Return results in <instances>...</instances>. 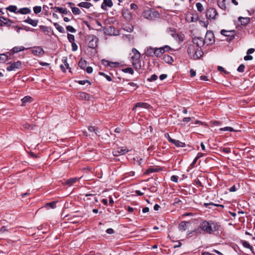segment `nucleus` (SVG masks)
<instances>
[{
  "instance_id": "4",
  "label": "nucleus",
  "mask_w": 255,
  "mask_h": 255,
  "mask_svg": "<svg viewBox=\"0 0 255 255\" xmlns=\"http://www.w3.org/2000/svg\"><path fill=\"white\" fill-rule=\"evenodd\" d=\"M204 41L207 45L213 44L215 42L214 35L212 31L208 30L205 36Z\"/></svg>"
},
{
  "instance_id": "32",
  "label": "nucleus",
  "mask_w": 255,
  "mask_h": 255,
  "mask_svg": "<svg viewBox=\"0 0 255 255\" xmlns=\"http://www.w3.org/2000/svg\"><path fill=\"white\" fill-rule=\"evenodd\" d=\"M123 29L127 32H131L133 30V26L131 24L124 25Z\"/></svg>"
},
{
  "instance_id": "33",
  "label": "nucleus",
  "mask_w": 255,
  "mask_h": 255,
  "mask_svg": "<svg viewBox=\"0 0 255 255\" xmlns=\"http://www.w3.org/2000/svg\"><path fill=\"white\" fill-rule=\"evenodd\" d=\"M77 178H71L66 181V184L69 186H71L74 184L77 181Z\"/></svg>"
},
{
  "instance_id": "7",
  "label": "nucleus",
  "mask_w": 255,
  "mask_h": 255,
  "mask_svg": "<svg viewBox=\"0 0 255 255\" xmlns=\"http://www.w3.org/2000/svg\"><path fill=\"white\" fill-rule=\"evenodd\" d=\"M128 150L126 147H118L114 148L113 151V154L115 156H118L123 155L128 152Z\"/></svg>"
},
{
  "instance_id": "34",
  "label": "nucleus",
  "mask_w": 255,
  "mask_h": 255,
  "mask_svg": "<svg viewBox=\"0 0 255 255\" xmlns=\"http://www.w3.org/2000/svg\"><path fill=\"white\" fill-rule=\"evenodd\" d=\"M78 65L81 68L84 69L87 66V62L85 60L81 59L78 63Z\"/></svg>"
},
{
  "instance_id": "39",
  "label": "nucleus",
  "mask_w": 255,
  "mask_h": 255,
  "mask_svg": "<svg viewBox=\"0 0 255 255\" xmlns=\"http://www.w3.org/2000/svg\"><path fill=\"white\" fill-rule=\"evenodd\" d=\"M196 6L198 11L201 12L204 10V7L202 4L200 2H197L196 3Z\"/></svg>"
},
{
  "instance_id": "3",
  "label": "nucleus",
  "mask_w": 255,
  "mask_h": 255,
  "mask_svg": "<svg viewBox=\"0 0 255 255\" xmlns=\"http://www.w3.org/2000/svg\"><path fill=\"white\" fill-rule=\"evenodd\" d=\"M170 47L167 45L159 48H149L147 49L146 51V55H150L149 52L150 50H152L153 51V53L155 55V56H156V57H160L162 55V54L164 52L168 51Z\"/></svg>"
},
{
  "instance_id": "5",
  "label": "nucleus",
  "mask_w": 255,
  "mask_h": 255,
  "mask_svg": "<svg viewBox=\"0 0 255 255\" xmlns=\"http://www.w3.org/2000/svg\"><path fill=\"white\" fill-rule=\"evenodd\" d=\"M88 39L89 40L88 45L89 48L94 49L97 46L98 38L96 36L90 35L88 36Z\"/></svg>"
},
{
  "instance_id": "21",
  "label": "nucleus",
  "mask_w": 255,
  "mask_h": 255,
  "mask_svg": "<svg viewBox=\"0 0 255 255\" xmlns=\"http://www.w3.org/2000/svg\"><path fill=\"white\" fill-rule=\"evenodd\" d=\"M123 15L127 20L129 21L132 19V14L128 9L124 10L123 11Z\"/></svg>"
},
{
  "instance_id": "6",
  "label": "nucleus",
  "mask_w": 255,
  "mask_h": 255,
  "mask_svg": "<svg viewBox=\"0 0 255 255\" xmlns=\"http://www.w3.org/2000/svg\"><path fill=\"white\" fill-rule=\"evenodd\" d=\"M206 15L208 19H214L218 15V12L215 8L210 7L207 10Z\"/></svg>"
},
{
  "instance_id": "37",
  "label": "nucleus",
  "mask_w": 255,
  "mask_h": 255,
  "mask_svg": "<svg viewBox=\"0 0 255 255\" xmlns=\"http://www.w3.org/2000/svg\"><path fill=\"white\" fill-rule=\"evenodd\" d=\"M54 25L55 26V28L58 30L59 32H60V33L64 32V28L62 26L60 25L58 23H54Z\"/></svg>"
},
{
  "instance_id": "48",
  "label": "nucleus",
  "mask_w": 255,
  "mask_h": 255,
  "mask_svg": "<svg viewBox=\"0 0 255 255\" xmlns=\"http://www.w3.org/2000/svg\"><path fill=\"white\" fill-rule=\"evenodd\" d=\"M157 78H158V77L156 75L153 74L150 76V78H148L147 80L148 82H152L153 81L156 80L157 79Z\"/></svg>"
},
{
  "instance_id": "63",
  "label": "nucleus",
  "mask_w": 255,
  "mask_h": 255,
  "mask_svg": "<svg viewBox=\"0 0 255 255\" xmlns=\"http://www.w3.org/2000/svg\"><path fill=\"white\" fill-rule=\"evenodd\" d=\"M86 72L89 74L92 73L93 72V68L90 66L87 67Z\"/></svg>"
},
{
  "instance_id": "52",
  "label": "nucleus",
  "mask_w": 255,
  "mask_h": 255,
  "mask_svg": "<svg viewBox=\"0 0 255 255\" xmlns=\"http://www.w3.org/2000/svg\"><path fill=\"white\" fill-rule=\"evenodd\" d=\"M156 169H155V168H148L147 169L145 173L146 174H148L150 173H153V172H156Z\"/></svg>"
},
{
  "instance_id": "43",
  "label": "nucleus",
  "mask_w": 255,
  "mask_h": 255,
  "mask_svg": "<svg viewBox=\"0 0 255 255\" xmlns=\"http://www.w3.org/2000/svg\"><path fill=\"white\" fill-rule=\"evenodd\" d=\"M220 130L221 131H235L233 128L230 127H226L222 128H220Z\"/></svg>"
},
{
  "instance_id": "19",
  "label": "nucleus",
  "mask_w": 255,
  "mask_h": 255,
  "mask_svg": "<svg viewBox=\"0 0 255 255\" xmlns=\"http://www.w3.org/2000/svg\"><path fill=\"white\" fill-rule=\"evenodd\" d=\"M77 97L80 100H89L90 98L89 94L83 92H79L77 94Z\"/></svg>"
},
{
  "instance_id": "1",
  "label": "nucleus",
  "mask_w": 255,
  "mask_h": 255,
  "mask_svg": "<svg viewBox=\"0 0 255 255\" xmlns=\"http://www.w3.org/2000/svg\"><path fill=\"white\" fill-rule=\"evenodd\" d=\"M218 230V227L215 223L204 221L202 222L196 232L199 234H211Z\"/></svg>"
},
{
  "instance_id": "18",
  "label": "nucleus",
  "mask_w": 255,
  "mask_h": 255,
  "mask_svg": "<svg viewBox=\"0 0 255 255\" xmlns=\"http://www.w3.org/2000/svg\"><path fill=\"white\" fill-rule=\"evenodd\" d=\"M24 22L27 23L34 27H35L37 25L38 20L36 19H32L30 17H28L27 19H25L23 21Z\"/></svg>"
},
{
  "instance_id": "30",
  "label": "nucleus",
  "mask_w": 255,
  "mask_h": 255,
  "mask_svg": "<svg viewBox=\"0 0 255 255\" xmlns=\"http://www.w3.org/2000/svg\"><path fill=\"white\" fill-rule=\"evenodd\" d=\"M163 59L164 61L167 63H171L173 61L172 57L169 55H164Z\"/></svg>"
},
{
  "instance_id": "57",
  "label": "nucleus",
  "mask_w": 255,
  "mask_h": 255,
  "mask_svg": "<svg viewBox=\"0 0 255 255\" xmlns=\"http://www.w3.org/2000/svg\"><path fill=\"white\" fill-rule=\"evenodd\" d=\"M71 43V45H72V50L73 51H76L77 50V49H78L77 45L75 43V42Z\"/></svg>"
},
{
  "instance_id": "62",
  "label": "nucleus",
  "mask_w": 255,
  "mask_h": 255,
  "mask_svg": "<svg viewBox=\"0 0 255 255\" xmlns=\"http://www.w3.org/2000/svg\"><path fill=\"white\" fill-rule=\"evenodd\" d=\"M23 127L26 129H32V126L30 124L27 123L24 124Z\"/></svg>"
},
{
  "instance_id": "45",
  "label": "nucleus",
  "mask_w": 255,
  "mask_h": 255,
  "mask_svg": "<svg viewBox=\"0 0 255 255\" xmlns=\"http://www.w3.org/2000/svg\"><path fill=\"white\" fill-rule=\"evenodd\" d=\"M67 38H68L69 41L70 43L75 42V36L74 35L71 34H68Z\"/></svg>"
},
{
  "instance_id": "14",
  "label": "nucleus",
  "mask_w": 255,
  "mask_h": 255,
  "mask_svg": "<svg viewBox=\"0 0 255 255\" xmlns=\"http://www.w3.org/2000/svg\"><path fill=\"white\" fill-rule=\"evenodd\" d=\"M150 107V105L146 103L139 102L135 104L132 108V110H134L136 108H141L147 109Z\"/></svg>"
},
{
  "instance_id": "49",
  "label": "nucleus",
  "mask_w": 255,
  "mask_h": 255,
  "mask_svg": "<svg viewBox=\"0 0 255 255\" xmlns=\"http://www.w3.org/2000/svg\"><path fill=\"white\" fill-rule=\"evenodd\" d=\"M220 151L223 152L225 153H229L231 152V149L230 148H220Z\"/></svg>"
},
{
  "instance_id": "61",
  "label": "nucleus",
  "mask_w": 255,
  "mask_h": 255,
  "mask_svg": "<svg viewBox=\"0 0 255 255\" xmlns=\"http://www.w3.org/2000/svg\"><path fill=\"white\" fill-rule=\"evenodd\" d=\"M86 83H89L90 84L88 80H80L78 81V83L82 85H85Z\"/></svg>"
},
{
  "instance_id": "27",
  "label": "nucleus",
  "mask_w": 255,
  "mask_h": 255,
  "mask_svg": "<svg viewBox=\"0 0 255 255\" xmlns=\"http://www.w3.org/2000/svg\"><path fill=\"white\" fill-rule=\"evenodd\" d=\"M78 5L79 7L89 8L91 6H92V4L91 2H81L78 3Z\"/></svg>"
},
{
  "instance_id": "64",
  "label": "nucleus",
  "mask_w": 255,
  "mask_h": 255,
  "mask_svg": "<svg viewBox=\"0 0 255 255\" xmlns=\"http://www.w3.org/2000/svg\"><path fill=\"white\" fill-rule=\"evenodd\" d=\"M255 52V49L254 48H250L249 49L247 52V54L248 55H250L251 54Z\"/></svg>"
},
{
  "instance_id": "38",
  "label": "nucleus",
  "mask_w": 255,
  "mask_h": 255,
  "mask_svg": "<svg viewBox=\"0 0 255 255\" xmlns=\"http://www.w3.org/2000/svg\"><path fill=\"white\" fill-rule=\"evenodd\" d=\"M135 175V172L134 171H130L127 173H125L123 175V179L128 178L130 176H133Z\"/></svg>"
},
{
  "instance_id": "13",
  "label": "nucleus",
  "mask_w": 255,
  "mask_h": 255,
  "mask_svg": "<svg viewBox=\"0 0 255 255\" xmlns=\"http://www.w3.org/2000/svg\"><path fill=\"white\" fill-rule=\"evenodd\" d=\"M169 142L174 144L177 147H185L186 144L184 142H182L178 140L174 139L172 138H170Z\"/></svg>"
},
{
  "instance_id": "10",
  "label": "nucleus",
  "mask_w": 255,
  "mask_h": 255,
  "mask_svg": "<svg viewBox=\"0 0 255 255\" xmlns=\"http://www.w3.org/2000/svg\"><path fill=\"white\" fill-rule=\"evenodd\" d=\"M101 62L104 66L109 67L111 68L117 67L119 65V63L118 62H110L105 59H102L101 60Z\"/></svg>"
},
{
  "instance_id": "26",
  "label": "nucleus",
  "mask_w": 255,
  "mask_h": 255,
  "mask_svg": "<svg viewBox=\"0 0 255 255\" xmlns=\"http://www.w3.org/2000/svg\"><path fill=\"white\" fill-rule=\"evenodd\" d=\"M241 243L244 248L249 249L251 251H253V248L248 242L244 240H242L241 241Z\"/></svg>"
},
{
  "instance_id": "60",
  "label": "nucleus",
  "mask_w": 255,
  "mask_h": 255,
  "mask_svg": "<svg viewBox=\"0 0 255 255\" xmlns=\"http://www.w3.org/2000/svg\"><path fill=\"white\" fill-rule=\"evenodd\" d=\"M244 59L245 61L252 60L253 59V57L252 56L248 55L247 56H245Z\"/></svg>"
},
{
  "instance_id": "35",
  "label": "nucleus",
  "mask_w": 255,
  "mask_h": 255,
  "mask_svg": "<svg viewBox=\"0 0 255 255\" xmlns=\"http://www.w3.org/2000/svg\"><path fill=\"white\" fill-rule=\"evenodd\" d=\"M45 207L50 208L52 209H54L56 207V202L53 201L49 203H47L45 205Z\"/></svg>"
},
{
  "instance_id": "54",
  "label": "nucleus",
  "mask_w": 255,
  "mask_h": 255,
  "mask_svg": "<svg viewBox=\"0 0 255 255\" xmlns=\"http://www.w3.org/2000/svg\"><path fill=\"white\" fill-rule=\"evenodd\" d=\"M178 176H176V175H172L171 176V178H170V180L173 181V182H174L175 183H177L178 182Z\"/></svg>"
},
{
  "instance_id": "29",
  "label": "nucleus",
  "mask_w": 255,
  "mask_h": 255,
  "mask_svg": "<svg viewBox=\"0 0 255 255\" xmlns=\"http://www.w3.org/2000/svg\"><path fill=\"white\" fill-rule=\"evenodd\" d=\"M40 29L44 32L46 34L49 35L50 33V29L49 27L44 25L39 26Z\"/></svg>"
},
{
  "instance_id": "25",
  "label": "nucleus",
  "mask_w": 255,
  "mask_h": 255,
  "mask_svg": "<svg viewBox=\"0 0 255 255\" xmlns=\"http://www.w3.org/2000/svg\"><path fill=\"white\" fill-rule=\"evenodd\" d=\"M17 12L22 14H29L31 12V10L28 7H24L19 9Z\"/></svg>"
},
{
  "instance_id": "58",
  "label": "nucleus",
  "mask_w": 255,
  "mask_h": 255,
  "mask_svg": "<svg viewBox=\"0 0 255 255\" xmlns=\"http://www.w3.org/2000/svg\"><path fill=\"white\" fill-rule=\"evenodd\" d=\"M125 37L128 39L129 42L132 41L133 40V36L131 34L126 35Z\"/></svg>"
},
{
  "instance_id": "44",
  "label": "nucleus",
  "mask_w": 255,
  "mask_h": 255,
  "mask_svg": "<svg viewBox=\"0 0 255 255\" xmlns=\"http://www.w3.org/2000/svg\"><path fill=\"white\" fill-rule=\"evenodd\" d=\"M33 11L35 14H38L41 11V7L40 6H35L33 7Z\"/></svg>"
},
{
  "instance_id": "23",
  "label": "nucleus",
  "mask_w": 255,
  "mask_h": 255,
  "mask_svg": "<svg viewBox=\"0 0 255 255\" xmlns=\"http://www.w3.org/2000/svg\"><path fill=\"white\" fill-rule=\"evenodd\" d=\"M0 21L8 26H10L12 23V21L9 19L3 16H0Z\"/></svg>"
},
{
  "instance_id": "46",
  "label": "nucleus",
  "mask_w": 255,
  "mask_h": 255,
  "mask_svg": "<svg viewBox=\"0 0 255 255\" xmlns=\"http://www.w3.org/2000/svg\"><path fill=\"white\" fill-rule=\"evenodd\" d=\"M32 98L30 96H25L21 99V101L23 104L29 102L31 101Z\"/></svg>"
},
{
  "instance_id": "31",
  "label": "nucleus",
  "mask_w": 255,
  "mask_h": 255,
  "mask_svg": "<svg viewBox=\"0 0 255 255\" xmlns=\"http://www.w3.org/2000/svg\"><path fill=\"white\" fill-rule=\"evenodd\" d=\"M218 5L222 9H226L225 0H218Z\"/></svg>"
},
{
  "instance_id": "50",
  "label": "nucleus",
  "mask_w": 255,
  "mask_h": 255,
  "mask_svg": "<svg viewBox=\"0 0 255 255\" xmlns=\"http://www.w3.org/2000/svg\"><path fill=\"white\" fill-rule=\"evenodd\" d=\"M66 29L67 31H70L71 32H75L76 31V29L71 25L67 26Z\"/></svg>"
},
{
  "instance_id": "51",
  "label": "nucleus",
  "mask_w": 255,
  "mask_h": 255,
  "mask_svg": "<svg viewBox=\"0 0 255 255\" xmlns=\"http://www.w3.org/2000/svg\"><path fill=\"white\" fill-rule=\"evenodd\" d=\"M99 74L100 75L104 76L108 81H111L112 80V78L110 76L106 74L105 73L103 72H100Z\"/></svg>"
},
{
  "instance_id": "42",
  "label": "nucleus",
  "mask_w": 255,
  "mask_h": 255,
  "mask_svg": "<svg viewBox=\"0 0 255 255\" xmlns=\"http://www.w3.org/2000/svg\"><path fill=\"white\" fill-rule=\"evenodd\" d=\"M72 11L74 14L78 15L80 13V10L76 7H72Z\"/></svg>"
},
{
  "instance_id": "28",
  "label": "nucleus",
  "mask_w": 255,
  "mask_h": 255,
  "mask_svg": "<svg viewBox=\"0 0 255 255\" xmlns=\"http://www.w3.org/2000/svg\"><path fill=\"white\" fill-rule=\"evenodd\" d=\"M189 222L182 221L179 225L178 228L182 231H184L186 230V226L187 224H189Z\"/></svg>"
},
{
  "instance_id": "12",
  "label": "nucleus",
  "mask_w": 255,
  "mask_h": 255,
  "mask_svg": "<svg viewBox=\"0 0 255 255\" xmlns=\"http://www.w3.org/2000/svg\"><path fill=\"white\" fill-rule=\"evenodd\" d=\"M197 48V47H196L194 44L189 45L187 49V53L191 58H192L194 53H195Z\"/></svg>"
},
{
  "instance_id": "16",
  "label": "nucleus",
  "mask_w": 255,
  "mask_h": 255,
  "mask_svg": "<svg viewBox=\"0 0 255 255\" xmlns=\"http://www.w3.org/2000/svg\"><path fill=\"white\" fill-rule=\"evenodd\" d=\"M113 2L112 0H103L101 7L103 9H106L107 7H111L113 6Z\"/></svg>"
},
{
  "instance_id": "8",
  "label": "nucleus",
  "mask_w": 255,
  "mask_h": 255,
  "mask_svg": "<svg viewBox=\"0 0 255 255\" xmlns=\"http://www.w3.org/2000/svg\"><path fill=\"white\" fill-rule=\"evenodd\" d=\"M21 62L17 61L13 63H10L9 65L6 67V70L8 71H15L21 68Z\"/></svg>"
},
{
  "instance_id": "47",
  "label": "nucleus",
  "mask_w": 255,
  "mask_h": 255,
  "mask_svg": "<svg viewBox=\"0 0 255 255\" xmlns=\"http://www.w3.org/2000/svg\"><path fill=\"white\" fill-rule=\"evenodd\" d=\"M150 14H151V10L150 9H148V10H145L143 12V16L144 17H145L146 18H149V17H151V15H150Z\"/></svg>"
},
{
  "instance_id": "2",
  "label": "nucleus",
  "mask_w": 255,
  "mask_h": 255,
  "mask_svg": "<svg viewBox=\"0 0 255 255\" xmlns=\"http://www.w3.org/2000/svg\"><path fill=\"white\" fill-rule=\"evenodd\" d=\"M140 58V53L136 49L132 48V53L130 54V58L132 65L136 70H139L141 67Z\"/></svg>"
},
{
  "instance_id": "11",
  "label": "nucleus",
  "mask_w": 255,
  "mask_h": 255,
  "mask_svg": "<svg viewBox=\"0 0 255 255\" xmlns=\"http://www.w3.org/2000/svg\"><path fill=\"white\" fill-rule=\"evenodd\" d=\"M221 33L225 36L229 37L230 40L233 39L234 38L235 31L234 30L227 31L223 29L221 31Z\"/></svg>"
},
{
  "instance_id": "22",
  "label": "nucleus",
  "mask_w": 255,
  "mask_h": 255,
  "mask_svg": "<svg viewBox=\"0 0 255 255\" xmlns=\"http://www.w3.org/2000/svg\"><path fill=\"white\" fill-rule=\"evenodd\" d=\"M27 49H28V48H26L22 46H15V47H13V48L11 50V51L12 53H17L19 52L22 51Z\"/></svg>"
},
{
  "instance_id": "24",
  "label": "nucleus",
  "mask_w": 255,
  "mask_h": 255,
  "mask_svg": "<svg viewBox=\"0 0 255 255\" xmlns=\"http://www.w3.org/2000/svg\"><path fill=\"white\" fill-rule=\"evenodd\" d=\"M238 20L241 22L242 25H246L250 22V18L240 16L239 17Z\"/></svg>"
},
{
  "instance_id": "56",
  "label": "nucleus",
  "mask_w": 255,
  "mask_h": 255,
  "mask_svg": "<svg viewBox=\"0 0 255 255\" xmlns=\"http://www.w3.org/2000/svg\"><path fill=\"white\" fill-rule=\"evenodd\" d=\"M88 129L91 132H94L96 134H97V129L95 128V127L91 126L88 128Z\"/></svg>"
},
{
  "instance_id": "17",
  "label": "nucleus",
  "mask_w": 255,
  "mask_h": 255,
  "mask_svg": "<svg viewBox=\"0 0 255 255\" xmlns=\"http://www.w3.org/2000/svg\"><path fill=\"white\" fill-rule=\"evenodd\" d=\"M203 53V51L201 48L197 47L196 51L195 52V53H194L192 58L193 59H198L202 57Z\"/></svg>"
},
{
  "instance_id": "53",
  "label": "nucleus",
  "mask_w": 255,
  "mask_h": 255,
  "mask_svg": "<svg viewBox=\"0 0 255 255\" xmlns=\"http://www.w3.org/2000/svg\"><path fill=\"white\" fill-rule=\"evenodd\" d=\"M245 68V65L244 64H241L238 67L237 70L239 72H243L244 71Z\"/></svg>"
},
{
  "instance_id": "15",
  "label": "nucleus",
  "mask_w": 255,
  "mask_h": 255,
  "mask_svg": "<svg viewBox=\"0 0 255 255\" xmlns=\"http://www.w3.org/2000/svg\"><path fill=\"white\" fill-rule=\"evenodd\" d=\"M32 53L35 55H41L44 54V51L42 48L38 46L32 50Z\"/></svg>"
},
{
  "instance_id": "55",
  "label": "nucleus",
  "mask_w": 255,
  "mask_h": 255,
  "mask_svg": "<svg viewBox=\"0 0 255 255\" xmlns=\"http://www.w3.org/2000/svg\"><path fill=\"white\" fill-rule=\"evenodd\" d=\"M7 59V56L4 54H0V60H1L2 62L5 61Z\"/></svg>"
},
{
  "instance_id": "36",
  "label": "nucleus",
  "mask_w": 255,
  "mask_h": 255,
  "mask_svg": "<svg viewBox=\"0 0 255 255\" xmlns=\"http://www.w3.org/2000/svg\"><path fill=\"white\" fill-rule=\"evenodd\" d=\"M17 9V8L15 5H10L6 8V9L8 10L10 12L18 13V12H17V11H16Z\"/></svg>"
},
{
  "instance_id": "9",
  "label": "nucleus",
  "mask_w": 255,
  "mask_h": 255,
  "mask_svg": "<svg viewBox=\"0 0 255 255\" xmlns=\"http://www.w3.org/2000/svg\"><path fill=\"white\" fill-rule=\"evenodd\" d=\"M192 41L193 44L196 45V46L199 48H201L206 44L204 39L201 37H195L193 38Z\"/></svg>"
},
{
  "instance_id": "41",
  "label": "nucleus",
  "mask_w": 255,
  "mask_h": 255,
  "mask_svg": "<svg viewBox=\"0 0 255 255\" xmlns=\"http://www.w3.org/2000/svg\"><path fill=\"white\" fill-rule=\"evenodd\" d=\"M209 205H212V206H217V207L220 206V207H222V208L224 207V206L222 205L214 204L213 202L205 203L204 204V206H205V207H208Z\"/></svg>"
},
{
  "instance_id": "20",
  "label": "nucleus",
  "mask_w": 255,
  "mask_h": 255,
  "mask_svg": "<svg viewBox=\"0 0 255 255\" xmlns=\"http://www.w3.org/2000/svg\"><path fill=\"white\" fill-rule=\"evenodd\" d=\"M53 9L55 12H59L60 13H62V14H67L68 12V11L67 10V8H66L55 6L53 8ZM69 12L70 13V12L69 11Z\"/></svg>"
},
{
  "instance_id": "59",
  "label": "nucleus",
  "mask_w": 255,
  "mask_h": 255,
  "mask_svg": "<svg viewBox=\"0 0 255 255\" xmlns=\"http://www.w3.org/2000/svg\"><path fill=\"white\" fill-rule=\"evenodd\" d=\"M62 61H63L64 64V65L66 68V69H69V64L67 63V58H65V59H62Z\"/></svg>"
},
{
  "instance_id": "40",
  "label": "nucleus",
  "mask_w": 255,
  "mask_h": 255,
  "mask_svg": "<svg viewBox=\"0 0 255 255\" xmlns=\"http://www.w3.org/2000/svg\"><path fill=\"white\" fill-rule=\"evenodd\" d=\"M122 71L124 73H129V74H130L131 75L133 74V73H134V71L132 69V68H130V67L124 69L122 70Z\"/></svg>"
}]
</instances>
